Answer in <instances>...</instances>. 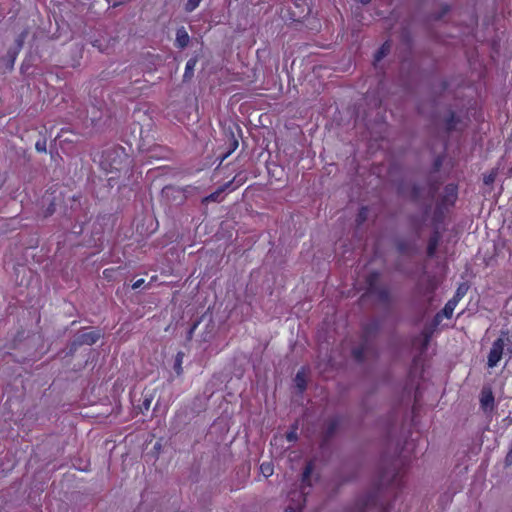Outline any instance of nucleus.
I'll return each instance as SVG.
<instances>
[{
    "instance_id": "nucleus-5",
    "label": "nucleus",
    "mask_w": 512,
    "mask_h": 512,
    "mask_svg": "<svg viewBox=\"0 0 512 512\" xmlns=\"http://www.w3.org/2000/svg\"><path fill=\"white\" fill-rule=\"evenodd\" d=\"M190 41V37L184 27H181L176 32V46L179 48H185Z\"/></svg>"
},
{
    "instance_id": "nucleus-8",
    "label": "nucleus",
    "mask_w": 512,
    "mask_h": 512,
    "mask_svg": "<svg viewBox=\"0 0 512 512\" xmlns=\"http://www.w3.org/2000/svg\"><path fill=\"white\" fill-rule=\"evenodd\" d=\"M457 304H458V301H456V300H455V299H453V298H452V299H450V300L446 303L445 307L443 308V310H442V314H443L446 318H450V317L453 315V312H454V310H455V308H456Z\"/></svg>"
},
{
    "instance_id": "nucleus-3",
    "label": "nucleus",
    "mask_w": 512,
    "mask_h": 512,
    "mask_svg": "<svg viewBox=\"0 0 512 512\" xmlns=\"http://www.w3.org/2000/svg\"><path fill=\"white\" fill-rule=\"evenodd\" d=\"M100 338V332L96 330L84 331L78 335L80 344L92 345Z\"/></svg>"
},
{
    "instance_id": "nucleus-21",
    "label": "nucleus",
    "mask_w": 512,
    "mask_h": 512,
    "mask_svg": "<svg viewBox=\"0 0 512 512\" xmlns=\"http://www.w3.org/2000/svg\"><path fill=\"white\" fill-rule=\"evenodd\" d=\"M36 149L38 151H45V144H41L40 142L36 143Z\"/></svg>"
},
{
    "instance_id": "nucleus-14",
    "label": "nucleus",
    "mask_w": 512,
    "mask_h": 512,
    "mask_svg": "<svg viewBox=\"0 0 512 512\" xmlns=\"http://www.w3.org/2000/svg\"><path fill=\"white\" fill-rule=\"evenodd\" d=\"M437 244H438V239L436 237H433L430 240L428 247H427V252H428L429 256L434 255L436 248H437Z\"/></svg>"
},
{
    "instance_id": "nucleus-6",
    "label": "nucleus",
    "mask_w": 512,
    "mask_h": 512,
    "mask_svg": "<svg viewBox=\"0 0 512 512\" xmlns=\"http://www.w3.org/2000/svg\"><path fill=\"white\" fill-rule=\"evenodd\" d=\"M445 197H444V205H451L455 202L457 198V189L456 186L453 184L447 185L445 187Z\"/></svg>"
},
{
    "instance_id": "nucleus-4",
    "label": "nucleus",
    "mask_w": 512,
    "mask_h": 512,
    "mask_svg": "<svg viewBox=\"0 0 512 512\" xmlns=\"http://www.w3.org/2000/svg\"><path fill=\"white\" fill-rule=\"evenodd\" d=\"M287 440L288 442H294L296 441L297 439V432H296V428L293 429L292 431H290L289 433L286 434V436H283V435H280V436H275L273 438V440L271 441V446L273 448H275L276 446L280 445L283 443L284 440Z\"/></svg>"
},
{
    "instance_id": "nucleus-19",
    "label": "nucleus",
    "mask_w": 512,
    "mask_h": 512,
    "mask_svg": "<svg viewBox=\"0 0 512 512\" xmlns=\"http://www.w3.org/2000/svg\"><path fill=\"white\" fill-rule=\"evenodd\" d=\"M144 283V279H138L137 281H135L132 285V288L133 289H138L140 288Z\"/></svg>"
},
{
    "instance_id": "nucleus-1",
    "label": "nucleus",
    "mask_w": 512,
    "mask_h": 512,
    "mask_svg": "<svg viewBox=\"0 0 512 512\" xmlns=\"http://www.w3.org/2000/svg\"><path fill=\"white\" fill-rule=\"evenodd\" d=\"M509 343L512 344L510 336L508 335V333L502 332L501 336L492 344V347L488 355V367L494 368L498 365L502 358L504 347Z\"/></svg>"
},
{
    "instance_id": "nucleus-10",
    "label": "nucleus",
    "mask_w": 512,
    "mask_h": 512,
    "mask_svg": "<svg viewBox=\"0 0 512 512\" xmlns=\"http://www.w3.org/2000/svg\"><path fill=\"white\" fill-rule=\"evenodd\" d=\"M468 290V287L466 284H461L457 290H456V293L455 295L453 296V299H455L456 301H460L466 294Z\"/></svg>"
},
{
    "instance_id": "nucleus-24",
    "label": "nucleus",
    "mask_w": 512,
    "mask_h": 512,
    "mask_svg": "<svg viewBox=\"0 0 512 512\" xmlns=\"http://www.w3.org/2000/svg\"><path fill=\"white\" fill-rule=\"evenodd\" d=\"M285 512H296V509L293 507H288Z\"/></svg>"
},
{
    "instance_id": "nucleus-11",
    "label": "nucleus",
    "mask_w": 512,
    "mask_h": 512,
    "mask_svg": "<svg viewBox=\"0 0 512 512\" xmlns=\"http://www.w3.org/2000/svg\"><path fill=\"white\" fill-rule=\"evenodd\" d=\"M182 362H183V354L178 353L176 356V359H175V364H174V370L177 373V375H181L183 372Z\"/></svg>"
},
{
    "instance_id": "nucleus-25",
    "label": "nucleus",
    "mask_w": 512,
    "mask_h": 512,
    "mask_svg": "<svg viewBox=\"0 0 512 512\" xmlns=\"http://www.w3.org/2000/svg\"><path fill=\"white\" fill-rule=\"evenodd\" d=\"M371 0H361L362 4H368Z\"/></svg>"
},
{
    "instance_id": "nucleus-7",
    "label": "nucleus",
    "mask_w": 512,
    "mask_h": 512,
    "mask_svg": "<svg viewBox=\"0 0 512 512\" xmlns=\"http://www.w3.org/2000/svg\"><path fill=\"white\" fill-rule=\"evenodd\" d=\"M196 64H197L196 58H191L187 61L186 66H185V73L183 76L185 80L190 79L193 76Z\"/></svg>"
},
{
    "instance_id": "nucleus-13",
    "label": "nucleus",
    "mask_w": 512,
    "mask_h": 512,
    "mask_svg": "<svg viewBox=\"0 0 512 512\" xmlns=\"http://www.w3.org/2000/svg\"><path fill=\"white\" fill-rule=\"evenodd\" d=\"M260 471L265 477H269L273 474V466L270 463H262Z\"/></svg>"
},
{
    "instance_id": "nucleus-22",
    "label": "nucleus",
    "mask_w": 512,
    "mask_h": 512,
    "mask_svg": "<svg viewBox=\"0 0 512 512\" xmlns=\"http://www.w3.org/2000/svg\"><path fill=\"white\" fill-rule=\"evenodd\" d=\"M52 206H53V204H51V206L48 208L47 213L45 214V216L51 215L54 212V208Z\"/></svg>"
},
{
    "instance_id": "nucleus-9",
    "label": "nucleus",
    "mask_w": 512,
    "mask_h": 512,
    "mask_svg": "<svg viewBox=\"0 0 512 512\" xmlns=\"http://www.w3.org/2000/svg\"><path fill=\"white\" fill-rule=\"evenodd\" d=\"M306 377H307V375H306L305 369H301L300 371H298L296 376H295L296 386L300 390H303L306 387Z\"/></svg>"
},
{
    "instance_id": "nucleus-20",
    "label": "nucleus",
    "mask_w": 512,
    "mask_h": 512,
    "mask_svg": "<svg viewBox=\"0 0 512 512\" xmlns=\"http://www.w3.org/2000/svg\"><path fill=\"white\" fill-rule=\"evenodd\" d=\"M506 462L509 464L512 463V448L510 449V451L508 452V454L506 456Z\"/></svg>"
},
{
    "instance_id": "nucleus-16",
    "label": "nucleus",
    "mask_w": 512,
    "mask_h": 512,
    "mask_svg": "<svg viewBox=\"0 0 512 512\" xmlns=\"http://www.w3.org/2000/svg\"><path fill=\"white\" fill-rule=\"evenodd\" d=\"M223 191V189H220L219 191H216L212 194H210L209 196H207L204 201L206 202H216L219 200V196L221 194V192Z\"/></svg>"
},
{
    "instance_id": "nucleus-18",
    "label": "nucleus",
    "mask_w": 512,
    "mask_h": 512,
    "mask_svg": "<svg viewBox=\"0 0 512 512\" xmlns=\"http://www.w3.org/2000/svg\"><path fill=\"white\" fill-rule=\"evenodd\" d=\"M494 179H495V175L493 173H491L490 175H488L484 178V183L486 185H489L494 181Z\"/></svg>"
},
{
    "instance_id": "nucleus-26",
    "label": "nucleus",
    "mask_w": 512,
    "mask_h": 512,
    "mask_svg": "<svg viewBox=\"0 0 512 512\" xmlns=\"http://www.w3.org/2000/svg\"><path fill=\"white\" fill-rule=\"evenodd\" d=\"M113 168H114L115 170H119V169H120V167H118V166H114Z\"/></svg>"
},
{
    "instance_id": "nucleus-23",
    "label": "nucleus",
    "mask_w": 512,
    "mask_h": 512,
    "mask_svg": "<svg viewBox=\"0 0 512 512\" xmlns=\"http://www.w3.org/2000/svg\"><path fill=\"white\" fill-rule=\"evenodd\" d=\"M114 154H116L118 157H121V155H124V151L123 150H115Z\"/></svg>"
},
{
    "instance_id": "nucleus-12",
    "label": "nucleus",
    "mask_w": 512,
    "mask_h": 512,
    "mask_svg": "<svg viewBox=\"0 0 512 512\" xmlns=\"http://www.w3.org/2000/svg\"><path fill=\"white\" fill-rule=\"evenodd\" d=\"M312 471H313V466H312V464L310 463V464H308V465L306 466V468H305V470H304V472H303V478H302V484H303V485H310V483H309V477H310V475H311Z\"/></svg>"
},
{
    "instance_id": "nucleus-15",
    "label": "nucleus",
    "mask_w": 512,
    "mask_h": 512,
    "mask_svg": "<svg viewBox=\"0 0 512 512\" xmlns=\"http://www.w3.org/2000/svg\"><path fill=\"white\" fill-rule=\"evenodd\" d=\"M201 0H188L185 9L187 12L194 11L200 4Z\"/></svg>"
},
{
    "instance_id": "nucleus-2",
    "label": "nucleus",
    "mask_w": 512,
    "mask_h": 512,
    "mask_svg": "<svg viewBox=\"0 0 512 512\" xmlns=\"http://www.w3.org/2000/svg\"><path fill=\"white\" fill-rule=\"evenodd\" d=\"M494 395L490 387H484L480 394V407L485 413L494 410Z\"/></svg>"
},
{
    "instance_id": "nucleus-17",
    "label": "nucleus",
    "mask_w": 512,
    "mask_h": 512,
    "mask_svg": "<svg viewBox=\"0 0 512 512\" xmlns=\"http://www.w3.org/2000/svg\"><path fill=\"white\" fill-rule=\"evenodd\" d=\"M388 51V45L384 44L381 49L376 54V60L379 61L382 57L386 55Z\"/></svg>"
}]
</instances>
